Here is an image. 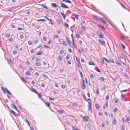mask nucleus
Listing matches in <instances>:
<instances>
[{
    "label": "nucleus",
    "mask_w": 130,
    "mask_h": 130,
    "mask_svg": "<svg viewBox=\"0 0 130 130\" xmlns=\"http://www.w3.org/2000/svg\"><path fill=\"white\" fill-rule=\"evenodd\" d=\"M109 95H107L106 96V99L107 100H108L109 99Z\"/></svg>",
    "instance_id": "51"
},
{
    "label": "nucleus",
    "mask_w": 130,
    "mask_h": 130,
    "mask_svg": "<svg viewBox=\"0 0 130 130\" xmlns=\"http://www.w3.org/2000/svg\"><path fill=\"white\" fill-rule=\"evenodd\" d=\"M126 120L127 121H128L130 120V119L129 117H127L126 118Z\"/></svg>",
    "instance_id": "37"
},
{
    "label": "nucleus",
    "mask_w": 130,
    "mask_h": 130,
    "mask_svg": "<svg viewBox=\"0 0 130 130\" xmlns=\"http://www.w3.org/2000/svg\"><path fill=\"white\" fill-rule=\"evenodd\" d=\"M119 58L120 59H122L123 57V56L122 54H120L119 55Z\"/></svg>",
    "instance_id": "13"
},
{
    "label": "nucleus",
    "mask_w": 130,
    "mask_h": 130,
    "mask_svg": "<svg viewBox=\"0 0 130 130\" xmlns=\"http://www.w3.org/2000/svg\"><path fill=\"white\" fill-rule=\"evenodd\" d=\"M124 126L123 124L122 125V130H124Z\"/></svg>",
    "instance_id": "39"
},
{
    "label": "nucleus",
    "mask_w": 130,
    "mask_h": 130,
    "mask_svg": "<svg viewBox=\"0 0 130 130\" xmlns=\"http://www.w3.org/2000/svg\"><path fill=\"white\" fill-rule=\"evenodd\" d=\"M82 96L83 98L84 99L85 101H88V100L86 99V96L84 95L83 94Z\"/></svg>",
    "instance_id": "26"
},
{
    "label": "nucleus",
    "mask_w": 130,
    "mask_h": 130,
    "mask_svg": "<svg viewBox=\"0 0 130 130\" xmlns=\"http://www.w3.org/2000/svg\"><path fill=\"white\" fill-rule=\"evenodd\" d=\"M115 61L116 63L117 64L120 66L121 65V64L120 62L119 61L117 60H116Z\"/></svg>",
    "instance_id": "8"
},
{
    "label": "nucleus",
    "mask_w": 130,
    "mask_h": 130,
    "mask_svg": "<svg viewBox=\"0 0 130 130\" xmlns=\"http://www.w3.org/2000/svg\"><path fill=\"white\" fill-rule=\"evenodd\" d=\"M97 34L100 38H103L104 36L103 33L100 31H97Z\"/></svg>",
    "instance_id": "2"
},
{
    "label": "nucleus",
    "mask_w": 130,
    "mask_h": 130,
    "mask_svg": "<svg viewBox=\"0 0 130 130\" xmlns=\"http://www.w3.org/2000/svg\"><path fill=\"white\" fill-rule=\"evenodd\" d=\"M94 19H95L96 20H98V17L97 16L95 15H92Z\"/></svg>",
    "instance_id": "20"
},
{
    "label": "nucleus",
    "mask_w": 130,
    "mask_h": 130,
    "mask_svg": "<svg viewBox=\"0 0 130 130\" xmlns=\"http://www.w3.org/2000/svg\"><path fill=\"white\" fill-rule=\"evenodd\" d=\"M110 60H109V62H110L112 63H114V61L113 59H110Z\"/></svg>",
    "instance_id": "49"
},
{
    "label": "nucleus",
    "mask_w": 130,
    "mask_h": 130,
    "mask_svg": "<svg viewBox=\"0 0 130 130\" xmlns=\"http://www.w3.org/2000/svg\"><path fill=\"white\" fill-rule=\"evenodd\" d=\"M88 100V102L89 103V104L88 105V111L90 110V109L91 108V101L90 99H87Z\"/></svg>",
    "instance_id": "1"
},
{
    "label": "nucleus",
    "mask_w": 130,
    "mask_h": 130,
    "mask_svg": "<svg viewBox=\"0 0 130 130\" xmlns=\"http://www.w3.org/2000/svg\"><path fill=\"white\" fill-rule=\"evenodd\" d=\"M26 74L28 75H30V73L29 71H27L26 72Z\"/></svg>",
    "instance_id": "35"
},
{
    "label": "nucleus",
    "mask_w": 130,
    "mask_h": 130,
    "mask_svg": "<svg viewBox=\"0 0 130 130\" xmlns=\"http://www.w3.org/2000/svg\"><path fill=\"white\" fill-rule=\"evenodd\" d=\"M64 25H65V26H66L67 27H68V28L69 27V25H68L67 24V23L65 22V23H64Z\"/></svg>",
    "instance_id": "48"
},
{
    "label": "nucleus",
    "mask_w": 130,
    "mask_h": 130,
    "mask_svg": "<svg viewBox=\"0 0 130 130\" xmlns=\"http://www.w3.org/2000/svg\"><path fill=\"white\" fill-rule=\"evenodd\" d=\"M60 13L62 15L63 18L64 19L65 18V16L64 13L62 12H61Z\"/></svg>",
    "instance_id": "18"
},
{
    "label": "nucleus",
    "mask_w": 130,
    "mask_h": 130,
    "mask_svg": "<svg viewBox=\"0 0 130 130\" xmlns=\"http://www.w3.org/2000/svg\"><path fill=\"white\" fill-rule=\"evenodd\" d=\"M42 53V51H40L38 52L37 54V55H41Z\"/></svg>",
    "instance_id": "11"
},
{
    "label": "nucleus",
    "mask_w": 130,
    "mask_h": 130,
    "mask_svg": "<svg viewBox=\"0 0 130 130\" xmlns=\"http://www.w3.org/2000/svg\"><path fill=\"white\" fill-rule=\"evenodd\" d=\"M35 52L34 50V49H32L30 51V52L32 53H34Z\"/></svg>",
    "instance_id": "57"
},
{
    "label": "nucleus",
    "mask_w": 130,
    "mask_h": 130,
    "mask_svg": "<svg viewBox=\"0 0 130 130\" xmlns=\"http://www.w3.org/2000/svg\"><path fill=\"white\" fill-rule=\"evenodd\" d=\"M124 97V96L123 95L122 93H121V98L122 100H123L124 99L123 98Z\"/></svg>",
    "instance_id": "59"
},
{
    "label": "nucleus",
    "mask_w": 130,
    "mask_h": 130,
    "mask_svg": "<svg viewBox=\"0 0 130 130\" xmlns=\"http://www.w3.org/2000/svg\"><path fill=\"white\" fill-rule=\"evenodd\" d=\"M66 2L67 3H70V4H71L72 3L69 0H66Z\"/></svg>",
    "instance_id": "44"
},
{
    "label": "nucleus",
    "mask_w": 130,
    "mask_h": 130,
    "mask_svg": "<svg viewBox=\"0 0 130 130\" xmlns=\"http://www.w3.org/2000/svg\"><path fill=\"white\" fill-rule=\"evenodd\" d=\"M62 42L63 44V45L66 46L67 45V44L66 41H63Z\"/></svg>",
    "instance_id": "14"
},
{
    "label": "nucleus",
    "mask_w": 130,
    "mask_h": 130,
    "mask_svg": "<svg viewBox=\"0 0 130 130\" xmlns=\"http://www.w3.org/2000/svg\"><path fill=\"white\" fill-rule=\"evenodd\" d=\"M20 37L21 39H23L24 38V36L22 35H20Z\"/></svg>",
    "instance_id": "63"
},
{
    "label": "nucleus",
    "mask_w": 130,
    "mask_h": 130,
    "mask_svg": "<svg viewBox=\"0 0 130 130\" xmlns=\"http://www.w3.org/2000/svg\"><path fill=\"white\" fill-rule=\"evenodd\" d=\"M21 79L22 80V81H23L24 82H26V80L24 79V78L23 77H22L21 78Z\"/></svg>",
    "instance_id": "25"
},
{
    "label": "nucleus",
    "mask_w": 130,
    "mask_h": 130,
    "mask_svg": "<svg viewBox=\"0 0 130 130\" xmlns=\"http://www.w3.org/2000/svg\"><path fill=\"white\" fill-rule=\"evenodd\" d=\"M11 106L12 108L13 109L15 108V106L13 103L11 105Z\"/></svg>",
    "instance_id": "33"
},
{
    "label": "nucleus",
    "mask_w": 130,
    "mask_h": 130,
    "mask_svg": "<svg viewBox=\"0 0 130 130\" xmlns=\"http://www.w3.org/2000/svg\"><path fill=\"white\" fill-rule=\"evenodd\" d=\"M51 5L54 7H57V5L55 3H52L51 4Z\"/></svg>",
    "instance_id": "15"
},
{
    "label": "nucleus",
    "mask_w": 130,
    "mask_h": 130,
    "mask_svg": "<svg viewBox=\"0 0 130 130\" xmlns=\"http://www.w3.org/2000/svg\"><path fill=\"white\" fill-rule=\"evenodd\" d=\"M70 57L69 56V55H67V57H66V58L67 59H69Z\"/></svg>",
    "instance_id": "62"
},
{
    "label": "nucleus",
    "mask_w": 130,
    "mask_h": 130,
    "mask_svg": "<svg viewBox=\"0 0 130 130\" xmlns=\"http://www.w3.org/2000/svg\"><path fill=\"white\" fill-rule=\"evenodd\" d=\"M74 15L75 16V17L77 19H78L77 17L79 16L78 15L76 14H74Z\"/></svg>",
    "instance_id": "34"
},
{
    "label": "nucleus",
    "mask_w": 130,
    "mask_h": 130,
    "mask_svg": "<svg viewBox=\"0 0 130 130\" xmlns=\"http://www.w3.org/2000/svg\"><path fill=\"white\" fill-rule=\"evenodd\" d=\"M104 59L103 58L101 59L100 60V62H101V64H104Z\"/></svg>",
    "instance_id": "16"
},
{
    "label": "nucleus",
    "mask_w": 130,
    "mask_h": 130,
    "mask_svg": "<svg viewBox=\"0 0 130 130\" xmlns=\"http://www.w3.org/2000/svg\"><path fill=\"white\" fill-rule=\"evenodd\" d=\"M60 4H61V6L64 8H68L69 7L68 6H67L65 4L60 3Z\"/></svg>",
    "instance_id": "5"
},
{
    "label": "nucleus",
    "mask_w": 130,
    "mask_h": 130,
    "mask_svg": "<svg viewBox=\"0 0 130 130\" xmlns=\"http://www.w3.org/2000/svg\"><path fill=\"white\" fill-rule=\"evenodd\" d=\"M99 19L104 24H106V22L103 20V19L101 17H100L99 18Z\"/></svg>",
    "instance_id": "9"
},
{
    "label": "nucleus",
    "mask_w": 130,
    "mask_h": 130,
    "mask_svg": "<svg viewBox=\"0 0 130 130\" xmlns=\"http://www.w3.org/2000/svg\"><path fill=\"white\" fill-rule=\"evenodd\" d=\"M38 97L39 98H41L42 97V95L40 93H38Z\"/></svg>",
    "instance_id": "41"
},
{
    "label": "nucleus",
    "mask_w": 130,
    "mask_h": 130,
    "mask_svg": "<svg viewBox=\"0 0 130 130\" xmlns=\"http://www.w3.org/2000/svg\"><path fill=\"white\" fill-rule=\"evenodd\" d=\"M13 53L14 54H17V51H14L13 52Z\"/></svg>",
    "instance_id": "54"
},
{
    "label": "nucleus",
    "mask_w": 130,
    "mask_h": 130,
    "mask_svg": "<svg viewBox=\"0 0 130 130\" xmlns=\"http://www.w3.org/2000/svg\"><path fill=\"white\" fill-rule=\"evenodd\" d=\"M10 36V35L9 34H7L6 35V37L7 38H9Z\"/></svg>",
    "instance_id": "61"
},
{
    "label": "nucleus",
    "mask_w": 130,
    "mask_h": 130,
    "mask_svg": "<svg viewBox=\"0 0 130 130\" xmlns=\"http://www.w3.org/2000/svg\"><path fill=\"white\" fill-rule=\"evenodd\" d=\"M35 65L37 66H40L41 65V64L39 62H37L35 64Z\"/></svg>",
    "instance_id": "30"
},
{
    "label": "nucleus",
    "mask_w": 130,
    "mask_h": 130,
    "mask_svg": "<svg viewBox=\"0 0 130 130\" xmlns=\"http://www.w3.org/2000/svg\"><path fill=\"white\" fill-rule=\"evenodd\" d=\"M120 5L123 7V8H124L125 9H126V8L125 7V6L121 3H120Z\"/></svg>",
    "instance_id": "55"
},
{
    "label": "nucleus",
    "mask_w": 130,
    "mask_h": 130,
    "mask_svg": "<svg viewBox=\"0 0 130 130\" xmlns=\"http://www.w3.org/2000/svg\"><path fill=\"white\" fill-rule=\"evenodd\" d=\"M82 82L81 83V86L82 88V89H85L86 88V85L84 82V80L83 79L82 80Z\"/></svg>",
    "instance_id": "4"
},
{
    "label": "nucleus",
    "mask_w": 130,
    "mask_h": 130,
    "mask_svg": "<svg viewBox=\"0 0 130 130\" xmlns=\"http://www.w3.org/2000/svg\"><path fill=\"white\" fill-rule=\"evenodd\" d=\"M89 118L88 116H84L83 117V120L84 121H88Z\"/></svg>",
    "instance_id": "6"
},
{
    "label": "nucleus",
    "mask_w": 130,
    "mask_h": 130,
    "mask_svg": "<svg viewBox=\"0 0 130 130\" xmlns=\"http://www.w3.org/2000/svg\"><path fill=\"white\" fill-rule=\"evenodd\" d=\"M105 106L107 107H108V102H106L105 103Z\"/></svg>",
    "instance_id": "43"
},
{
    "label": "nucleus",
    "mask_w": 130,
    "mask_h": 130,
    "mask_svg": "<svg viewBox=\"0 0 130 130\" xmlns=\"http://www.w3.org/2000/svg\"><path fill=\"white\" fill-rule=\"evenodd\" d=\"M66 86L64 85H62L61 86V87L63 89H64L65 87Z\"/></svg>",
    "instance_id": "47"
},
{
    "label": "nucleus",
    "mask_w": 130,
    "mask_h": 130,
    "mask_svg": "<svg viewBox=\"0 0 130 130\" xmlns=\"http://www.w3.org/2000/svg\"><path fill=\"white\" fill-rule=\"evenodd\" d=\"M37 21H46V20L44 19L37 20Z\"/></svg>",
    "instance_id": "17"
},
{
    "label": "nucleus",
    "mask_w": 130,
    "mask_h": 130,
    "mask_svg": "<svg viewBox=\"0 0 130 130\" xmlns=\"http://www.w3.org/2000/svg\"><path fill=\"white\" fill-rule=\"evenodd\" d=\"M43 76L45 78H48V77L47 76H46V75L45 74H43Z\"/></svg>",
    "instance_id": "56"
},
{
    "label": "nucleus",
    "mask_w": 130,
    "mask_h": 130,
    "mask_svg": "<svg viewBox=\"0 0 130 130\" xmlns=\"http://www.w3.org/2000/svg\"><path fill=\"white\" fill-rule=\"evenodd\" d=\"M1 88V89L3 90V91L4 92V93H6L5 91L4 90L3 88V87H2Z\"/></svg>",
    "instance_id": "53"
},
{
    "label": "nucleus",
    "mask_w": 130,
    "mask_h": 130,
    "mask_svg": "<svg viewBox=\"0 0 130 130\" xmlns=\"http://www.w3.org/2000/svg\"><path fill=\"white\" fill-rule=\"evenodd\" d=\"M45 103L46 104L47 106L49 107L50 106V103L49 102H46Z\"/></svg>",
    "instance_id": "24"
},
{
    "label": "nucleus",
    "mask_w": 130,
    "mask_h": 130,
    "mask_svg": "<svg viewBox=\"0 0 130 130\" xmlns=\"http://www.w3.org/2000/svg\"><path fill=\"white\" fill-rule=\"evenodd\" d=\"M121 39L122 40H123L125 39V37L123 35H121L120 37Z\"/></svg>",
    "instance_id": "32"
},
{
    "label": "nucleus",
    "mask_w": 130,
    "mask_h": 130,
    "mask_svg": "<svg viewBox=\"0 0 130 130\" xmlns=\"http://www.w3.org/2000/svg\"><path fill=\"white\" fill-rule=\"evenodd\" d=\"M95 68H96V69H95L96 70L98 71V72L100 73H101L100 70L97 67H95Z\"/></svg>",
    "instance_id": "28"
},
{
    "label": "nucleus",
    "mask_w": 130,
    "mask_h": 130,
    "mask_svg": "<svg viewBox=\"0 0 130 130\" xmlns=\"http://www.w3.org/2000/svg\"><path fill=\"white\" fill-rule=\"evenodd\" d=\"M63 110H58V112L60 113H63Z\"/></svg>",
    "instance_id": "52"
},
{
    "label": "nucleus",
    "mask_w": 130,
    "mask_h": 130,
    "mask_svg": "<svg viewBox=\"0 0 130 130\" xmlns=\"http://www.w3.org/2000/svg\"><path fill=\"white\" fill-rule=\"evenodd\" d=\"M64 53V51L63 50H61L60 51V53L61 54H62Z\"/></svg>",
    "instance_id": "45"
},
{
    "label": "nucleus",
    "mask_w": 130,
    "mask_h": 130,
    "mask_svg": "<svg viewBox=\"0 0 130 130\" xmlns=\"http://www.w3.org/2000/svg\"><path fill=\"white\" fill-rule=\"evenodd\" d=\"M89 64L90 65H92L93 66H95V64L93 62L91 61H90L89 62Z\"/></svg>",
    "instance_id": "19"
},
{
    "label": "nucleus",
    "mask_w": 130,
    "mask_h": 130,
    "mask_svg": "<svg viewBox=\"0 0 130 130\" xmlns=\"http://www.w3.org/2000/svg\"><path fill=\"white\" fill-rule=\"evenodd\" d=\"M98 41L101 44V45H105V41L103 40V39H99Z\"/></svg>",
    "instance_id": "3"
},
{
    "label": "nucleus",
    "mask_w": 130,
    "mask_h": 130,
    "mask_svg": "<svg viewBox=\"0 0 130 130\" xmlns=\"http://www.w3.org/2000/svg\"><path fill=\"white\" fill-rule=\"evenodd\" d=\"M44 17L47 20L50 21L51 22L52 21V20L51 19H49L47 16H44Z\"/></svg>",
    "instance_id": "31"
},
{
    "label": "nucleus",
    "mask_w": 130,
    "mask_h": 130,
    "mask_svg": "<svg viewBox=\"0 0 130 130\" xmlns=\"http://www.w3.org/2000/svg\"><path fill=\"white\" fill-rule=\"evenodd\" d=\"M57 21L58 24H60L61 23L59 19H58Z\"/></svg>",
    "instance_id": "42"
},
{
    "label": "nucleus",
    "mask_w": 130,
    "mask_h": 130,
    "mask_svg": "<svg viewBox=\"0 0 130 130\" xmlns=\"http://www.w3.org/2000/svg\"><path fill=\"white\" fill-rule=\"evenodd\" d=\"M39 40H38V39H36L35 40L34 42L35 43H37L38 42H39Z\"/></svg>",
    "instance_id": "40"
},
{
    "label": "nucleus",
    "mask_w": 130,
    "mask_h": 130,
    "mask_svg": "<svg viewBox=\"0 0 130 130\" xmlns=\"http://www.w3.org/2000/svg\"><path fill=\"white\" fill-rule=\"evenodd\" d=\"M10 112L13 114L15 116L17 117V115L12 110H10Z\"/></svg>",
    "instance_id": "7"
},
{
    "label": "nucleus",
    "mask_w": 130,
    "mask_h": 130,
    "mask_svg": "<svg viewBox=\"0 0 130 130\" xmlns=\"http://www.w3.org/2000/svg\"><path fill=\"white\" fill-rule=\"evenodd\" d=\"M103 59L105 61L109 63H110L109 60H108L105 57H103Z\"/></svg>",
    "instance_id": "21"
},
{
    "label": "nucleus",
    "mask_w": 130,
    "mask_h": 130,
    "mask_svg": "<svg viewBox=\"0 0 130 130\" xmlns=\"http://www.w3.org/2000/svg\"><path fill=\"white\" fill-rule=\"evenodd\" d=\"M78 71L82 77L83 76V74L81 71H80L79 69H78Z\"/></svg>",
    "instance_id": "29"
},
{
    "label": "nucleus",
    "mask_w": 130,
    "mask_h": 130,
    "mask_svg": "<svg viewBox=\"0 0 130 130\" xmlns=\"http://www.w3.org/2000/svg\"><path fill=\"white\" fill-rule=\"evenodd\" d=\"M95 107L98 109H99V106L98 104H95Z\"/></svg>",
    "instance_id": "36"
},
{
    "label": "nucleus",
    "mask_w": 130,
    "mask_h": 130,
    "mask_svg": "<svg viewBox=\"0 0 130 130\" xmlns=\"http://www.w3.org/2000/svg\"><path fill=\"white\" fill-rule=\"evenodd\" d=\"M66 40L68 43L70 45L71 44L70 41L68 37H66Z\"/></svg>",
    "instance_id": "23"
},
{
    "label": "nucleus",
    "mask_w": 130,
    "mask_h": 130,
    "mask_svg": "<svg viewBox=\"0 0 130 130\" xmlns=\"http://www.w3.org/2000/svg\"><path fill=\"white\" fill-rule=\"evenodd\" d=\"M28 43L29 45H31L32 44V43L31 41H28Z\"/></svg>",
    "instance_id": "46"
},
{
    "label": "nucleus",
    "mask_w": 130,
    "mask_h": 130,
    "mask_svg": "<svg viewBox=\"0 0 130 130\" xmlns=\"http://www.w3.org/2000/svg\"><path fill=\"white\" fill-rule=\"evenodd\" d=\"M62 59V57L61 56L59 55L58 56V60L61 61Z\"/></svg>",
    "instance_id": "12"
},
{
    "label": "nucleus",
    "mask_w": 130,
    "mask_h": 130,
    "mask_svg": "<svg viewBox=\"0 0 130 130\" xmlns=\"http://www.w3.org/2000/svg\"><path fill=\"white\" fill-rule=\"evenodd\" d=\"M6 90L7 92L9 94L11 95L12 94L7 89H6Z\"/></svg>",
    "instance_id": "27"
},
{
    "label": "nucleus",
    "mask_w": 130,
    "mask_h": 130,
    "mask_svg": "<svg viewBox=\"0 0 130 130\" xmlns=\"http://www.w3.org/2000/svg\"><path fill=\"white\" fill-rule=\"evenodd\" d=\"M42 7H43V8H45L46 9L48 10V9L47 8V7L45 5H44V4H42Z\"/></svg>",
    "instance_id": "22"
},
{
    "label": "nucleus",
    "mask_w": 130,
    "mask_h": 130,
    "mask_svg": "<svg viewBox=\"0 0 130 130\" xmlns=\"http://www.w3.org/2000/svg\"><path fill=\"white\" fill-rule=\"evenodd\" d=\"M98 26L99 27L101 28L103 30H104L105 29V27L101 25H98Z\"/></svg>",
    "instance_id": "10"
},
{
    "label": "nucleus",
    "mask_w": 130,
    "mask_h": 130,
    "mask_svg": "<svg viewBox=\"0 0 130 130\" xmlns=\"http://www.w3.org/2000/svg\"><path fill=\"white\" fill-rule=\"evenodd\" d=\"M100 80L102 81H103L104 80V78L103 77H101L100 78Z\"/></svg>",
    "instance_id": "38"
},
{
    "label": "nucleus",
    "mask_w": 130,
    "mask_h": 130,
    "mask_svg": "<svg viewBox=\"0 0 130 130\" xmlns=\"http://www.w3.org/2000/svg\"><path fill=\"white\" fill-rule=\"evenodd\" d=\"M43 40L45 41H46L47 40V38L46 37H43Z\"/></svg>",
    "instance_id": "50"
},
{
    "label": "nucleus",
    "mask_w": 130,
    "mask_h": 130,
    "mask_svg": "<svg viewBox=\"0 0 130 130\" xmlns=\"http://www.w3.org/2000/svg\"><path fill=\"white\" fill-rule=\"evenodd\" d=\"M60 71L61 72H63L64 71V69H60Z\"/></svg>",
    "instance_id": "58"
},
{
    "label": "nucleus",
    "mask_w": 130,
    "mask_h": 130,
    "mask_svg": "<svg viewBox=\"0 0 130 130\" xmlns=\"http://www.w3.org/2000/svg\"><path fill=\"white\" fill-rule=\"evenodd\" d=\"M90 77L92 78H94V76L92 74H91L90 75Z\"/></svg>",
    "instance_id": "60"
},
{
    "label": "nucleus",
    "mask_w": 130,
    "mask_h": 130,
    "mask_svg": "<svg viewBox=\"0 0 130 130\" xmlns=\"http://www.w3.org/2000/svg\"><path fill=\"white\" fill-rule=\"evenodd\" d=\"M76 60V61L78 62V63H80V61L79 60V59H77Z\"/></svg>",
    "instance_id": "64"
}]
</instances>
